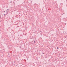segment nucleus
I'll return each instance as SVG.
<instances>
[{
    "mask_svg": "<svg viewBox=\"0 0 67 67\" xmlns=\"http://www.w3.org/2000/svg\"><path fill=\"white\" fill-rule=\"evenodd\" d=\"M57 49H58V47H57Z\"/></svg>",
    "mask_w": 67,
    "mask_h": 67,
    "instance_id": "1",
    "label": "nucleus"
},
{
    "mask_svg": "<svg viewBox=\"0 0 67 67\" xmlns=\"http://www.w3.org/2000/svg\"><path fill=\"white\" fill-rule=\"evenodd\" d=\"M4 15H5V14H4Z\"/></svg>",
    "mask_w": 67,
    "mask_h": 67,
    "instance_id": "2",
    "label": "nucleus"
}]
</instances>
